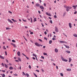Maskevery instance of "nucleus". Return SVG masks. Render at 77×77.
<instances>
[{
  "label": "nucleus",
  "mask_w": 77,
  "mask_h": 77,
  "mask_svg": "<svg viewBox=\"0 0 77 77\" xmlns=\"http://www.w3.org/2000/svg\"><path fill=\"white\" fill-rule=\"evenodd\" d=\"M0 75H2V77H5V75L4 73H3V74H0Z\"/></svg>",
  "instance_id": "12"
},
{
  "label": "nucleus",
  "mask_w": 77,
  "mask_h": 77,
  "mask_svg": "<svg viewBox=\"0 0 77 77\" xmlns=\"http://www.w3.org/2000/svg\"><path fill=\"white\" fill-rule=\"evenodd\" d=\"M38 12L40 14H41V11H38Z\"/></svg>",
  "instance_id": "60"
},
{
  "label": "nucleus",
  "mask_w": 77,
  "mask_h": 77,
  "mask_svg": "<svg viewBox=\"0 0 77 77\" xmlns=\"http://www.w3.org/2000/svg\"><path fill=\"white\" fill-rule=\"evenodd\" d=\"M66 52L67 53L69 54V53H70V51H66Z\"/></svg>",
  "instance_id": "23"
},
{
  "label": "nucleus",
  "mask_w": 77,
  "mask_h": 77,
  "mask_svg": "<svg viewBox=\"0 0 77 77\" xmlns=\"http://www.w3.org/2000/svg\"><path fill=\"white\" fill-rule=\"evenodd\" d=\"M54 18H57V16H56V15H54Z\"/></svg>",
  "instance_id": "39"
},
{
  "label": "nucleus",
  "mask_w": 77,
  "mask_h": 77,
  "mask_svg": "<svg viewBox=\"0 0 77 77\" xmlns=\"http://www.w3.org/2000/svg\"><path fill=\"white\" fill-rule=\"evenodd\" d=\"M11 20H12V21H13L14 22H15V20H14V19H12Z\"/></svg>",
  "instance_id": "43"
},
{
  "label": "nucleus",
  "mask_w": 77,
  "mask_h": 77,
  "mask_svg": "<svg viewBox=\"0 0 77 77\" xmlns=\"http://www.w3.org/2000/svg\"><path fill=\"white\" fill-rule=\"evenodd\" d=\"M18 59L19 61L21 62V58H20V57H18Z\"/></svg>",
  "instance_id": "24"
},
{
  "label": "nucleus",
  "mask_w": 77,
  "mask_h": 77,
  "mask_svg": "<svg viewBox=\"0 0 77 77\" xmlns=\"http://www.w3.org/2000/svg\"><path fill=\"white\" fill-rule=\"evenodd\" d=\"M36 71H37V72H39V70H36Z\"/></svg>",
  "instance_id": "55"
},
{
  "label": "nucleus",
  "mask_w": 77,
  "mask_h": 77,
  "mask_svg": "<svg viewBox=\"0 0 77 77\" xmlns=\"http://www.w3.org/2000/svg\"><path fill=\"white\" fill-rule=\"evenodd\" d=\"M60 75H61V76H63V73H60Z\"/></svg>",
  "instance_id": "32"
},
{
  "label": "nucleus",
  "mask_w": 77,
  "mask_h": 77,
  "mask_svg": "<svg viewBox=\"0 0 77 77\" xmlns=\"http://www.w3.org/2000/svg\"><path fill=\"white\" fill-rule=\"evenodd\" d=\"M41 57L42 58V59H44V57L42 56Z\"/></svg>",
  "instance_id": "50"
},
{
  "label": "nucleus",
  "mask_w": 77,
  "mask_h": 77,
  "mask_svg": "<svg viewBox=\"0 0 77 77\" xmlns=\"http://www.w3.org/2000/svg\"><path fill=\"white\" fill-rule=\"evenodd\" d=\"M60 43H63V41H60Z\"/></svg>",
  "instance_id": "46"
},
{
  "label": "nucleus",
  "mask_w": 77,
  "mask_h": 77,
  "mask_svg": "<svg viewBox=\"0 0 77 77\" xmlns=\"http://www.w3.org/2000/svg\"><path fill=\"white\" fill-rule=\"evenodd\" d=\"M43 54H44V55H47V54L46 53H45L44 52V53H43Z\"/></svg>",
  "instance_id": "31"
},
{
  "label": "nucleus",
  "mask_w": 77,
  "mask_h": 77,
  "mask_svg": "<svg viewBox=\"0 0 77 77\" xmlns=\"http://www.w3.org/2000/svg\"><path fill=\"white\" fill-rule=\"evenodd\" d=\"M50 23H51V24H52L53 23V21L51 20H50Z\"/></svg>",
  "instance_id": "35"
},
{
  "label": "nucleus",
  "mask_w": 77,
  "mask_h": 77,
  "mask_svg": "<svg viewBox=\"0 0 77 77\" xmlns=\"http://www.w3.org/2000/svg\"><path fill=\"white\" fill-rule=\"evenodd\" d=\"M33 56H35V57H36V55L35 54H32Z\"/></svg>",
  "instance_id": "30"
},
{
  "label": "nucleus",
  "mask_w": 77,
  "mask_h": 77,
  "mask_svg": "<svg viewBox=\"0 0 77 77\" xmlns=\"http://www.w3.org/2000/svg\"><path fill=\"white\" fill-rule=\"evenodd\" d=\"M33 74L36 77H38V76H37L35 73H33Z\"/></svg>",
  "instance_id": "28"
},
{
  "label": "nucleus",
  "mask_w": 77,
  "mask_h": 77,
  "mask_svg": "<svg viewBox=\"0 0 77 77\" xmlns=\"http://www.w3.org/2000/svg\"><path fill=\"white\" fill-rule=\"evenodd\" d=\"M64 45V46H65L66 47V48H69V46H68L65 45Z\"/></svg>",
  "instance_id": "15"
},
{
  "label": "nucleus",
  "mask_w": 77,
  "mask_h": 77,
  "mask_svg": "<svg viewBox=\"0 0 77 77\" xmlns=\"http://www.w3.org/2000/svg\"><path fill=\"white\" fill-rule=\"evenodd\" d=\"M25 27L26 28V29H27V28H28V27L27 26H25Z\"/></svg>",
  "instance_id": "59"
},
{
  "label": "nucleus",
  "mask_w": 77,
  "mask_h": 77,
  "mask_svg": "<svg viewBox=\"0 0 77 77\" xmlns=\"http://www.w3.org/2000/svg\"><path fill=\"white\" fill-rule=\"evenodd\" d=\"M23 21H24V22H26V20H24L23 19Z\"/></svg>",
  "instance_id": "51"
},
{
  "label": "nucleus",
  "mask_w": 77,
  "mask_h": 77,
  "mask_svg": "<svg viewBox=\"0 0 77 77\" xmlns=\"http://www.w3.org/2000/svg\"><path fill=\"white\" fill-rule=\"evenodd\" d=\"M41 24H42V27H44V25H43V23H42Z\"/></svg>",
  "instance_id": "61"
},
{
  "label": "nucleus",
  "mask_w": 77,
  "mask_h": 77,
  "mask_svg": "<svg viewBox=\"0 0 77 77\" xmlns=\"http://www.w3.org/2000/svg\"><path fill=\"white\" fill-rule=\"evenodd\" d=\"M37 20H36V18H34L33 19V21L34 23L35 22V21H36Z\"/></svg>",
  "instance_id": "11"
},
{
  "label": "nucleus",
  "mask_w": 77,
  "mask_h": 77,
  "mask_svg": "<svg viewBox=\"0 0 77 77\" xmlns=\"http://www.w3.org/2000/svg\"><path fill=\"white\" fill-rule=\"evenodd\" d=\"M56 68L57 69H58V66H56Z\"/></svg>",
  "instance_id": "63"
},
{
  "label": "nucleus",
  "mask_w": 77,
  "mask_h": 77,
  "mask_svg": "<svg viewBox=\"0 0 77 77\" xmlns=\"http://www.w3.org/2000/svg\"><path fill=\"white\" fill-rule=\"evenodd\" d=\"M61 58L62 60L63 61H64V62H68V60L65 59V58H63V57H62V55H61Z\"/></svg>",
  "instance_id": "1"
},
{
  "label": "nucleus",
  "mask_w": 77,
  "mask_h": 77,
  "mask_svg": "<svg viewBox=\"0 0 77 77\" xmlns=\"http://www.w3.org/2000/svg\"><path fill=\"white\" fill-rule=\"evenodd\" d=\"M65 15H66V12L65 11L64 12V13L63 15V16L65 17Z\"/></svg>",
  "instance_id": "18"
},
{
  "label": "nucleus",
  "mask_w": 77,
  "mask_h": 77,
  "mask_svg": "<svg viewBox=\"0 0 77 77\" xmlns=\"http://www.w3.org/2000/svg\"><path fill=\"white\" fill-rule=\"evenodd\" d=\"M69 26L70 28H72V24L71 23H69Z\"/></svg>",
  "instance_id": "8"
},
{
  "label": "nucleus",
  "mask_w": 77,
  "mask_h": 77,
  "mask_svg": "<svg viewBox=\"0 0 77 77\" xmlns=\"http://www.w3.org/2000/svg\"><path fill=\"white\" fill-rule=\"evenodd\" d=\"M3 48L5 50H6V47H5V46H3Z\"/></svg>",
  "instance_id": "36"
},
{
  "label": "nucleus",
  "mask_w": 77,
  "mask_h": 77,
  "mask_svg": "<svg viewBox=\"0 0 77 77\" xmlns=\"http://www.w3.org/2000/svg\"><path fill=\"white\" fill-rule=\"evenodd\" d=\"M52 39L53 40V41H54V40H56V39L55 38H54V37H53L52 38Z\"/></svg>",
  "instance_id": "29"
},
{
  "label": "nucleus",
  "mask_w": 77,
  "mask_h": 77,
  "mask_svg": "<svg viewBox=\"0 0 77 77\" xmlns=\"http://www.w3.org/2000/svg\"><path fill=\"white\" fill-rule=\"evenodd\" d=\"M9 69H10L11 70V69H13L14 68H13V67L12 66H10L9 68Z\"/></svg>",
  "instance_id": "21"
},
{
  "label": "nucleus",
  "mask_w": 77,
  "mask_h": 77,
  "mask_svg": "<svg viewBox=\"0 0 77 77\" xmlns=\"http://www.w3.org/2000/svg\"><path fill=\"white\" fill-rule=\"evenodd\" d=\"M26 58L28 60H29V58L28 57H27L26 56Z\"/></svg>",
  "instance_id": "37"
},
{
  "label": "nucleus",
  "mask_w": 77,
  "mask_h": 77,
  "mask_svg": "<svg viewBox=\"0 0 77 77\" xmlns=\"http://www.w3.org/2000/svg\"><path fill=\"white\" fill-rule=\"evenodd\" d=\"M35 45H36V46H37V47H40V44H38V43L36 42L35 43Z\"/></svg>",
  "instance_id": "3"
},
{
  "label": "nucleus",
  "mask_w": 77,
  "mask_h": 77,
  "mask_svg": "<svg viewBox=\"0 0 77 77\" xmlns=\"http://www.w3.org/2000/svg\"><path fill=\"white\" fill-rule=\"evenodd\" d=\"M6 30H9V29H11V28H9L6 27Z\"/></svg>",
  "instance_id": "38"
},
{
  "label": "nucleus",
  "mask_w": 77,
  "mask_h": 77,
  "mask_svg": "<svg viewBox=\"0 0 77 77\" xmlns=\"http://www.w3.org/2000/svg\"><path fill=\"white\" fill-rule=\"evenodd\" d=\"M38 40L40 42H42V40H41V39H38Z\"/></svg>",
  "instance_id": "40"
},
{
  "label": "nucleus",
  "mask_w": 77,
  "mask_h": 77,
  "mask_svg": "<svg viewBox=\"0 0 77 77\" xmlns=\"http://www.w3.org/2000/svg\"><path fill=\"white\" fill-rule=\"evenodd\" d=\"M2 65L3 66H5V65H4V64L3 63H2Z\"/></svg>",
  "instance_id": "41"
},
{
  "label": "nucleus",
  "mask_w": 77,
  "mask_h": 77,
  "mask_svg": "<svg viewBox=\"0 0 77 77\" xmlns=\"http://www.w3.org/2000/svg\"><path fill=\"white\" fill-rule=\"evenodd\" d=\"M43 5L44 6H46V4H45V3H44L43 4Z\"/></svg>",
  "instance_id": "42"
},
{
  "label": "nucleus",
  "mask_w": 77,
  "mask_h": 77,
  "mask_svg": "<svg viewBox=\"0 0 77 77\" xmlns=\"http://www.w3.org/2000/svg\"><path fill=\"white\" fill-rule=\"evenodd\" d=\"M77 14V11H75L74 13V14Z\"/></svg>",
  "instance_id": "49"
},
{
  "label": "nucleus",
  "mask_w": 77,
  "mask_h": 77,
  "mask_svg": "<svg viewBox=\"0 0 77 77\" xmlns=\"http://www.w3.org/2000/svg\"><path fill=\"white\" fill-rule=\"evenodd\" d=\"M30 34H33V32H31L30 33Z\"/></svg>",
  "instance_id": "58"
},
{
  "label": "nucleus",
  "mask_w": 77,
  "mask_h": 77,
  "mask_svg": "<svg viewBox=\"0 0 77 77\" xmlns=\"http://www.w3.org/2000/svg\"><path fill=\"white\" fill-rule=\"evenodd\" d=\"M40 8L41 9H44V8L42 6H40Z\"/></svg>",
  "instance_id": "10"
},
{
  "label": "nucleus",
  "mask_w": 77,
  "mask_h": 77,
  "mask_svg": "<svg viewBox=\"0 0 77 77\" xmlns=\"http://www.w3.org/2000/svg\"><path fill=\"white\" fill-rule=\"evenodd\" d=\"M44 33H45V35H46V34H47V32L45 31V32H44Z\"/></svg>",
  "instance_id": "54"
},
{
  "label": "nucleus",
  "mask_w": 77,
  "mask_h": 77,
  "mask_svg": "<svg viewBox=\"0 0 77 77\" xmlns=\"http://www.w3.org/2000/svg\"><path fill=\"white\" fill-rule=\"evenodd\" d=\"M52 42V41L50 40L49 41V44H51Z\"/></svg>",
  "instance_id": "25"
},
{
  "label": "nucleus",
  "mask_w": 77,
  "mask_h": 77,
  "mask_svg": "<svg viewBox=\"0 0 77 77\" xmlns=\"http://www.w3.org/2000/svg\"><path fill=\"white\" fill-rule=\"evenodd\" d=\"M14 75H16V76H17L18 75L17 74H14Z\"/></svg>",
  "instance_id": "57"
},
{
  "label": "nucleus",
  "mask_w": 77,
  "mask_h": 77,
  "mask_svg": "<svg viewBox=\"0 0 77 77\" xmlns=\"http://www.w3.org/2000/svg\"><path fill=\"white\" fill-rule=\"evenodd\" d=\"M35 6L37 7H39V6H40V4H39L38 3H36L35 4Z\"/></svg>",
  "instance_id": "6"
},
{
  "label": "nucleus",
  "mask_w": 77,
  "mask_h": 77,
  "mask_svg": "<svg viewBox=\"0 0 77 77\" xmlns=\"http://www.w3.org/2000/svg\"><path fill=\"white\" fill-rule=\"evenodd\" d=\"M2 72H5V70H2Z\"/></svg>",
  "instance_id": "52"
},
{
  "label": "nucleus",
  "mask_w": 77,
  "mask_h": 77,
  "mask_svg": "<svg viewBox=\"0 0 77 77\" xmlns=\"http://www.w3.org/2000/svg\"><path fill=\"white\" fill-rule=\"evenodd\" d=\"M12 41L13 42H16L15 41V40H12Z\"/></svg>",
  "instance_id": "33"
},
{
  "label": "nucleus",
  "mask_w": 77,
  "mask_h": 77,
  "mask_svg": "<svg viewBox=\"0 0 77 77\" xmlns=\"http://www.w3.org/2000/svg\"><path fill=\"white\" fill-rule=\"evenodd\" d=\"M55 30L56 32H59V30H58V28L57 27H55Z\"/></svg>",
  "instance_id": "2"
},
{
  "label": "nucleus",
  "mask_w": 77,
  "mask_h": 77,
  "mask_svg": "<svg viewBox=\"0 0 77 77\" xmlns=\"http://www.w3.org/2000/svg\"><path fill=\"white\" fill-rule=\"evenodd\" d=\"M30 19H31V23H33V20H32V17H30Z\"/></svg>",
  "instance_id": "26"
},
{
  "label": "nucleus",
  "mask_w": 77,
  "mask_h": 77,
  "mask_svg": "<svg viewBox=\"0 0 77 77\" xmlns=\"http://www.w3.org/2000/svg\"><path fill=\"white\" fill-rule=\"evenodd\" d=\"M65 8H66V10L67 12H68L69 11V7H65Z\"/></svg>",
  "instance_id": "5"
},
{
  "label": "nucleus",
  "mask_w": 77,
  "mask_h": 77,
  "mask_svg": "<svg viewBox=\"0 0 77 77\" xmlns=\"http://www.w3.org/2000/svg\"><path fill=\"white\" fill-rule=\"evenodd\" d=\"M50 36L51 37V33L50 34Z\"/></svg>",
  "instance_id": "64"
},
{
  "label": "nucleus",
  "mask_w": 77,
  "mask_h": 77,
  "mask_svg": "<svg viewBox=\"0 0 77 77\" xmlns=\"http://www.w3.org/2000/svg\"><path fill=\"white\" fill-rule=\"evenodd\" d=\"M66 70L67 71H71V69H66Z\"/></svg>",
  "instance_id": "19"
},
{
  "label": "nucleus",
  "mask_w": 77,
  "mask_h": 77,
  "mask_svg": "<svg viewBox=\"0 0 77 77\" xmlns=\"http://www.w3.org/2000/svg\"><path fill=\"white\" fill-rule=\"evenodd\" d=\"M29 68H30V69H31V66H30V65H29Z\"/></svg>",
  "instance_id": "53"
},
{
  "label": "nucleus",
  "mask_w": 77,
  "mask_h": 77,
  "mask_svg": "<svg viewBox=\"0 0 77 77\" xmlns=\"http://www.w3.org/2000/svg\"><path fill=\"white\" fill-rule=\"evenodd\" d=\"M5 66L6 68H8V65H6V64L5 63Z\"/></svg>",
  "instance_id": "22"
},
{
  "label": "nucleus",
  "mask_w": 77,
  "mask_h": 77,
  "mask_svg": "<svg viewBox=\"0 0 77 77\" xmlns=\"http://www.w3.org/2000/svg\"><path fill=\"white\" fill-rule=\"evenodd\" d=\"M11 45H13L14 47H16V45L15 44H14L13 43H11Z\"/></svg>",
  "instance_id": "7"
},
{
  "label": "nucleus",
  "mask_w": 77,
  "mask_h": 77,
  "mask_svg": "<svg viewBox=\"0 0 77 77\" xmlns=\"http://www.w3.org/2000/svg\"><path fill=\"white\" fill-rule=\"evenodd\" d=\"M32 59H33L34 60H35V59H36L34 57H32Z\"/></svg>",
  "instance_id": "56"
},
{
  "label": "nucleus",
  "mask_w": 77,
  "mask_h": 77,
  "mask_svg": "<svg viewBox=\"0 0 77 77\" xmlns=\"http://www.w3.org/2000/svg\"><path fill=\"white\" fill-rule=\"evenodd\" d=\"M8 12H9V13H10L11 14H12V12H11L10 11H9Z\"/></svg>",
  "instance_id": "48"
},
{
  "label": "nucleus",
  "mask_w": 77,
  "mask_h": 77,
  "mask_svg": "<svg viewBox=\"0 0 77 77\" xmlns=\"http://www.w3.org/2000/svg\"><path fill=\"white\" fill-rule=\"evenodd\" d=\"M73 36L75 37H77V35L76 34H73Z\"/></svg>",
  "instance_id": "17"
},
{
  "label": "nucleus",
  "mask_w": 77,
  "mask_h": 77,
  "mask_svg": "<svg viewBox=\"0 0 77 77\" xmlns=\"http://www.w3.org/2000/svg\"><path fill=\"white\" fill-rule=\"evenodd\" d=\"M44 38V39H45H45H46V41H47V38L46 37H45Z\"/></svg>",
  "instance_id": "44"
},
{
  "label": "nucleus",
  "mask_w": 77,
  "mask_h": 77,
  "mask_svg": "<svg viewBox=\"0 0 77 77\" xmlns=\"http://www.w3.org/2000/svg\"><path fill=\"white\" fill-rule=\"evenodd\" d=\"M6 60L7 63H9V61H8V60L6 59Z\"/></svg>",
  "instance_id": "47"
},
{
  "label": "nucleus",
  "mask_w": 77,
  "mask_h": 77,
  "mask_svg": "<svg viewBox=\"0 0 77 77\" xmlns=\"http://www.w3.org/2000/svg\"><path fill=\"white\" fill-rule=\"evenodd\" d=\"M0 58H1V59H5V57H3V56H2L1 55H0Z\"/></svg>",
  "instance_id": "14"
},
{
  "label": "nucleus",
  "mask_w": 77,
  "mask_h": 77,
  "mask_svg": "<svg viewBox=\"0 0 77 77\" xmlns=\"http://www.w3.org/2000/svg\"><path fill=\"white\" fill-rule=\"evenodd\" d=\"M8 21L9 22V23H13V22L12 21H11V20H10L9 19H8Z\"/></svg>",
  "instance_id": "9"
},
{
  "label": "nucleus",
  "mask_w": 77,
  "mask_h": 77,
  "mask_svg": "<svg viewBox=\"0 0 77 77\" xmlns=\"http://www.w3.org/2000/svg\"><path fill=\"white\" fill-rule=\"evenodd\" d=\"M22 73H23V74H24L25 75H26V74H25V73H24V72H23Z\"/></svg>",
  "instance_id": "45"
},
{
  "label": "nucleus",
  "mask_w": 77,
  "mask_h": 77,
  "mask_svg": "<svg viewBox=\"0 0 77 77\" xmlns=\"http://www.w3.org/2000/svg\"><path fill=\"white\" fill-rule=\"evenodd\" d=\"M72 7L74 8V9H76V5H73Z\"/></svg>",
  "instance_id": "20"
},
{
  "label": "nucleus",
  "mask_w": 77,
  "mask_h": 77,
  "mask_svg": "<svg viewBox=\"0 0 77 77\" xmlns=\"http://www.w3.org/2000/svg\"><path fill=\"white\" fill-rule=\"evenodd\" d=\"M71 61V58H69V62H70Z\"/></svg>",
  "instance_id": "27"
},
{
  "label": "nucleus",
  "mask_w": 77,
  "mask_h": 77,
  "mask_svg": "<svg viewBox=\"0 0 77 77\" xmlns=\"http://www.w3.org/2000/svg\"><path fill=\"white\" fill-rule=\"evenodd\" d=\"M5 53L6 56H7V52H6V51H5Z\"/></svg>",
  "instance_id": "34"
},
{
  "label": "nucleus",
  "mask_w": 77,
  "mask_h": 77,
  "mask_svg": "<svg viewBox=\"0 0 77 77\" xmlns=\"http://www.w3.org/2000/svg\"><path fill=\"white\" fill-rule=\"evenodd\" d=\"M55 53H57L58 52V49L57 48L55 49Z\"/></svg>",
  "instance_id": "13"
},
{
  "label": "nucleus",
  "mask_w": 77,
  "mask_h": 77,
  "mask_svg": "<svg viewBox=\"0 0 77 77\" xmlns=\"http://www.w3.org/2000/svg\"><path fill=\"white\" fill-rule=\"evenodd\" d=\"M17 54L18 56H20V52L18 51L17 53Z\"/></svg>",
  "instance_id": "16"
},
{
  "label": "nucleus",
  "mask_w": 77,
  "mask_h": 77,
  "mask_svg": "<svg viewBox=\"0 0 77 77\" xmlns=\"http://www.w3.org/2000/svg\"><path fill=\"white\" fill-rule=\"evenodd\" d=\"M9 65L10 66H11L12 65V64H11V63H9Z\"/></svg>",
  "instance_id": "62"
},
{
  "label": "nucleus",
  "mask_w": 77,
  "mask_h": 77,
  "mask_svg": "<svg viewBox=\"0 0 77 77\" xmlns=\"http://www.w3.org/2000/svg\"><path fill=\"white\" fill-rule=\"evenodd\" d=\"M46 15H48V16L51 17V14H50V13H49L48 12H46Z\"/></svg>",
  "instance_id": "4"
}]
</instances>
